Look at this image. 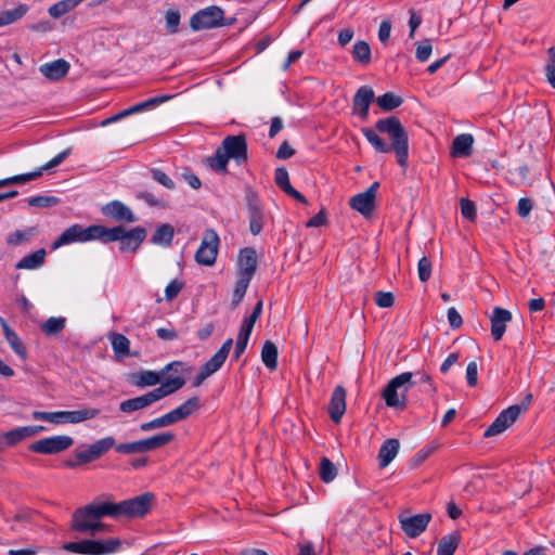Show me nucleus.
<instances>
[{"instance_id": "obj_1", "label": "nucleus", "mask_w": 555, "mask_h": 555, "mask_svg": "<svg viewBox=\"0 0 555 555\" xmlns=\"http://www.w3.org/2000/svg\"><path fill=\"white\" fill-rule=\"evenodd\" d=\"M375 128L377 131L388 134L391 144H388L371 128H363V135L376 152L389 153L393 151L399 166L405 169L409 157V135L400 119L396 116L378 119L375 124Z\"/></svg>"}, {"instance_id": "obj_2", "label": "nucleus", "mask_w": 555, "mask_h": 555, "mask_svg": "<svg viewBox=\"0 0 555 555\" xmlns=\"http://www.w3.org/2000/svg\"><path fill=\"white\" fill-rule=\"evenodd\" d=\"M105 516L111 517L108 502L93 501L90 504L78 507L74 511L70 520V528L80 533L95 535L99 532L108 531V526L101 522Z\"/></svg>"}, {"instance_id": "obj_3", "label": "nucleus", "mask_w": 555, "mask_h": 555, "mask_svg": "<svg viewBox=\"0 0 555 555\" xmlns=\"http://www.w3.org/2000/svg\"><path fill=\"white\" fill-rule=\"evenodd\" d=\"M230 159H233L237 165L247 162L248 153L245 134L225 137L221 146L217 149L215 156L209 159V165L214 170L225 173Z\"/></svg>"}, {"instance_id": "obj_4", "label": "nucleus", "mask_w": 555, "mask_h": 555, "mask_svg": "<svg viewBox=\"0 0 555 555\" xmlns=\"http://www.w3.org/2000/svg\"><path fill=\"white\" fill-rule=\"evenodd\" d=\"M412 377L413 374L411 372H404L389 380L382 392V397L387 406L400 410L405 408V392L414 385Z\"/></svg>"}, {"instance_id": "obj_5", "label": "nucleus", "mask_w": 555, "mask_h": 555, "mask_svg": "<svg viewBox=\"0 0 555 555\" xmlns=\"http://www.w3.org/2000/svg\"><path fill=\"white\" fill-rule=\"evenodd\" d=\"M154 495L150 492L135 496L133 499L125 500L119 503L108 502L112 518H119L126 516L143 517L146 515L153 502Z\"/></svg>"}, {"instance_id": "obj_6", "label": "nucleus", "mask_w": 555, "mask_h": 555, "mask_svg": "<svg viewBox=\"0 0 555 555\" xmlns=\"http://www.w3.org/2000/svg\"><path fill=\"white\" fill-rule=\"evenodd\" d=\"M199 408V399L197 397H191L180 406L173 409L169 413L154 418L150 422L142 423L140 425L141 431H151L157 428H163L176 424L182 420L189 417L195 410Z\"/></svg>"}, {"instance_id": "obj_7", "label": "nucleus", "mask_w": 555, "mask_h": 555, "mask_svg": "<svg viewBox=\"0 0 555 555\" xmlns=\"http://www.w3.org/2000/svg\"><path fill=\"white\" fill-rule=\"evenodd\" d=\"M532 401V395L528 393L524 400L503 410L493 423L483 433L485 438L494 437L509 428L526 412Z\"/></svg>"}, {"instance_id": "obj_8", "label": "nucleus", "mask_w": 555, "mask_h": 555, "mask_svg": "<svg viewBox=\"0 0 555 555\" xmlns=\"http://www.w3.org/2000/svg\"><path fill=\"white\" fill-rule=\"evenodd\" d=\"M121 545V541L117 538L106 540H81L78 542L65 543L63 548L82 555H106L116 552Z\"/></svg>"}, {"instance_id": "obj_9", "label": "nucleus", "mask_w": 555, "mask_h": 555, "mask_svg": "<svg viewBox=\"0 0 555 555\" xmlns=\"http://www.w3.org/2000/svg\"><path fill=\"white\" fill-rule=\"evenodd\" d=\"M115 446V439L111 436L102 438L90 444L87 449L76 451L74 459H67L63 465L68 468H77L99 460Z\"/></svg>"}, {"instance_id": "obj_10", "label": "nucleus", "mask_w": 555, "mask_h": 555, "mask_svg": "<svg viewBox=\"0 0 555 555\" xmlns=\"http://www.w3.org/2000/svg\"><path fill=\"white\" fill-rule=\"evenodd\" d=\"M175 439L172 433H162L142 440L125 442L114 446L120 454H140L163 448Z\"/></svg>"}, {"instance_id": "obj_11", "label": "nucleus", "mask_w": 555, "mask_h": 555, "mask_svg": "<svg viewBox=\"0 0 555 555\" xmlns=\"http://www.w3.org/2000/svg\"><path fill=\"white\" fill-rule=\"evenodd\" d=\"M147 232L143 227L126 230L122 225L109 229L108 243L119 241V250L122 253L135 251L146 238Z\"/></svg>"}, {"instance_id": "obj_12", "label": "nucleus", "mask_w": 555, "mask_h": 555, "mask_svg": "<svg viewBox=\"0 0 555 555\" xmlns=\"http://www.w3.org/2000/svg\"><path fill=\"white\" fill-rule=\"evenodd\" d=\"M245 199L247 204L249 230L253 235H258L264 223L263 205L257 194L250 186L245 189Z\"/></svg>"}, {"instance_id": "obj_13", "label": "nucleus", "mask_w": 555, "mask_h": 555, "mask_svg": "<svg viewBox=\"0 0 555 555\" xmlns=\"http://www.w3.org/2000/svg\"><path fill=\"white\" fill-rule=\"evenodd\" d=\"M224 11L217 7L210 5L197 11L190 18V27L193 30L211 29L222 26V17Z\"/></svg>"}, {"instance_id": "obj_14", "label": "nucleus", "mask_w": 555, "mask_h": 555, "mask_svg": "<svg viewBox=\"0 0 555 555\" xmlns=\"http://www.w3.org/2000/svg\"><path fill=\"white\" fill-rule=\"evenodd\" d=\"M70 153H72V149L68 147V149L64 150L63 152H61L60 154H57L50 162L44 164L42 167H40L36 171L17 175V176L10 177L7 179H2V180H0V188L13 185V184H24L26 182L37 180L38 178H40L42 176L43 171L61 165L69 156Z\"/></svg>"}, {"instance_id": "obj_15", "label": "nucleus", "mask_w": 555, "mask_h": 555, "mask_svg": "<svg viewBox=\"0 0 555 555\" xmlns=\"http://www.w3.org/2000/svg\"><path fill=\"white\" fill-rule=\"evenodd\" d=\"M218 245L219 237L217 233L211 229L206 230L195 254V260L203 266L214 264L218 255Z\"/></svg>"}, {"instance_id": "obj_16", "label": "nucleus", "mask_w": 555, "mask_h": 555, "mask_svg": "<svg viewBox=\"0 0 555 555\" xmlns=\"http://www.w3.org/2000/svg\"><path fill=\"white\" fill-rule=\"evenodd\" d=\"M74 439L69 436H52L33 442L28 449L40 454H55L69 449Z\"/></svg>"}, {"instance_id": "obj_17", "label": "nucleus", "mask_w": 555, "mask_h": 555, "mask_svg": "<svg viewBox=\"0 0 555 555\" xmlns=\"http://www.w3.org/2000/svg\"><path fill=\"white\" fill-rule=\"evenodd\" d=\"M379 188V182H374L364 192L352 196L349 205L352 209L359 211L364 217H369L375 209L376 193Z\"/></svg>"}, {"instance_id": "obj_18", "label": "nucleus", "mask_w": 555, "mask_h": 555, "mask_svg": "<svg viewBox=\"0 0 555 555\" xmlns=\"http://www.w3.org/2000/svg\"><path fill=\"white\" fill-rule=\"evenodd\" d=\"M185 385V378L183 376H171L168 375L164 378L162 385L157 388L145 393L150 405L155 402L162 400L165 397H168L179 389H181Z\"/></svg>"}, {"instance_id": "obj_19", "label": "nucleus", "mask_w": 555, "mask_h": 555, "mask_svg": "<svg viewBox=\"0 0 555 555\" xmlns=\"http://www.w3.org/2000/svg\"><path fill=\"white\" fill-rule=\"evenodd\" d=\"M430 520H431V514H429V513H423V514H417V515H413L410 517H400L399 518L402 531L409 538H412V539L421 535L426 530Z\"/></svg>"}, {"instance_id": "obj_20", "label": "nucleus", "mask_w": 555, "mask_h": 555, "mask_svg": "<svg viewBox=\"0 0 555 555\" xmlns=\"http://www.w3.org/2000/svg\"><path fill=\"white\" fill-rule=\"evenodd\" d=\"M42 426H25L18 427L0 435V451H3L7 447H13L24 440L27 437L36 435L39 430H42Z\"/></svg>"}, {"instance_id": "obj_21", "label": "nucleus", "mask_w": 555, "mask_h": 555, "mask_svg": "<svg viewBox=\"0 0 555 555\" xmlns=\"http://www.w3.org/2000/svg\"><path fill=\"white\" fill-rule=\"evenodd\" d=\"M257 254L251 247L243 248L238 254L237 266H238V278L247 280L253 279L257 270Z\"/></svg>"}, {"instance_id": "obj_22", "label": "nucleus", "mask_w": 555, "mask_h": 555, "mask_svg": "<svg viewBox=\"0 0 555 555\" xmlns=\"http://www.w3.org/2000/svg\"><path fill=\"white\" fill-rule=\"evenodd\" d=\"M375 93L371 87L362 86L358 89L352 101L353 114L359 115L363 120L367 119L370 104L374 100Z\"/></svg>"}, {"instance_id": "obj_23", "label": "nucleus", "mask_w": 555, "mask_h": 555, "mask_svg": "<svg viewBox=\"0 0 555 555\" xmlns=\"http://www.w3.org/2000/svg\"><path fill=\"white\" fill-rule=\"evenodd\" d=\"M346 412V389L343 386H336L333 390L331 401L328 404V414L331 420L338 424L340 423Z\"/></svg>"}, {"instance_id": "obj_24", "label": "nucleus", "mask_w": 555, "mask_h": 555, "mask_svg": "<svg viewBox=\"0 0 555 555\" xmlns=\"http://www.w3.org/2000/svg\"><path fill=\"white\" fill-rule=\"evenodd\" d=\"M512 320V313L501 307H495L493 309L492 315L490 318L491 322V335L495 341L502 339L507 323Z\"/></svg>"}, {"instance_id": "obj_25", "label": "nucleus", "mask_w": 555, "mask_h": 555, "mask_svg": "<svg viewBox=\"0 0 555 555\" xmlns=\"http://www.w3.org/2000/svg\"><path fill=\"white\" fill-rule=\"evenodd\" d=\"M70 68V65L64 59H57L50 63L42 64L39 67L40 73L52 81H57L63 79Z\"/></svg>"}, {"instance_id": "obj_26", "label": "nucleus", "mask_w": 555, "mask_h": 555, "mask_svg": "<svg viewBox=\"0 0 555 555\" xmlns=\"http://www.w3.org/2000/svg\"><path fill=\"white\" fill-rule=\"evenodd\" d=\"M274 181L276 185L288 196L305 205L308 204L307 198L300 192H298L296 189L292 186L289 182L288 171L286 170V168L280 167L275 169Z\"/></svg>"}, {"instance_id": "obj_27", "label": "nucleus", "mask_w": 555, "mask_h": 555, "mask_svg": "<svg viewBox=\"0 0 555 555\" xmlns=\"http://www.w3.org/2000/svg\"><path fill=\"white\" fill-rule=\"evenodd\" d=\"M102 212L107 216L112 217L113 219L117 221H126V222H134L135 217L133 212L128 208L126 205H124L121 202L114 201L108 203L102 208Z\"/></svg>"}, {"instance_id": "obj_28", "label": "nucleus", "mask_w": 555, "mask_h": 555, "mask_svg": "<svg viewBox=\"0 0 555 555\" xmlns=\"http://www.w3.org/2000/svg\"><path fill=\"white\" fill-rule=\"evenodd\" d=\"M167 99V96H159V98H152V99H149L147 101H144V102H141V103H138L109 118H106L102 121V126H106L111 122H114V121H117L124 117H127L131 114H134V113H139V112H142L151 106H154L156 104H159L162 102H164L165 100Z\"/></svg>"}, {"instance_id": "obj_29", "label": "nucleus", "mask_w": 555, "mask_h": 555, "mask_svg": "<svg viewBox=\"0 0 555 555\" xmlns=\"http://www.w3.org/2000/svg\"><path fill=\"white\" fill-rule=\"evenodd\" d=\"M109 228L100 224H93L88 228H83L79 224L80 242H89L99 240L102 243H108Z\"/></svg>"}, {"instance_id": "obj_30", "label": "nucleus", "mask_w": 555, "mask_h": 555, "mask_svg": "<svg viewBox=\"0 0 555 555\" xmlns=\"http://www.w3.org/2000/svg\"><path fill=\"white\" fill-rule=\"evenodd\" d=\"M474 138L472 134L463 133L453 139L451 155L454 157H468L473 153Z\"/></svg>"}, {"instance_id": "obj_31", "label": "nucleus", "mask_w": 555, "mask_h": 555, "mask_svg": "<svg viewBox=\"0 0 555 555\" xmlns=\"http://www.w3.org/2000/svg\"><path fill=\"white\" fill-rule=\"evenodd\" d=\"M162 373L160 372H154V371H141L137 373H132L130 375L129 382L139 387H151L156 386L162 382Z\"/></svg>"}, {"instance_id": "obj_32", "label": "nucleus", "mask_w": 555, "mask_h": 555, "mask_svg": "<svg viewBox=\"0 0 555 555\" xmlns=\"http://www.w3.org/2000/svg\"><path fill=\"white\" fill-rule=\"evenodd\" d=\"M399 440L391 438L387 439L380 447L378 452L379 467L385 468L396 457L399 451Z\"/></svg>"}, {"instance_id": "obj_33", "label": "nucleus", "mask_w": 555, "mask_h": 555, "mask_svg": "<svg viewBox=\"0 0 555 555\" xmlns=\"http://www.w3.org/2000/svg\"><path fill=\"white\" fill-rule=\"evenodd\" d=\"M46 249L40 248L25 257H23L16 264L15 268L17 270H34L41 267L46 260Z\"/></svg>"}, {"instance_id": "obj_34", "label": "nucleus", "mask_w": 555, "mask_h": 555, "mask_svg": "<svg viewBox=\"0 0 555 555\" xmlns=\"http://www.w3.org/2000/svg\"><path fill=\"white\" fill-rule=\"evenodd\" d=\"M175 236V229L169 223L160 224L151 237V243L154 245H160L169 247Z\"/></svg>"}, {"instance_id": "obj_35", "label": "nucleus", "mask_w": 555, "mask_h": 555, "mask_svg": "<svg viewBox=\"0 0 555 555\" xmlns=\"http://www.w3.org/2000/svg\"><path fill=\"white\" fill-rule=\"evenodd\" d=\"M461 535L459 532L444 535L440 539L437 555H453L459 546Z\"/></svg>"}, {"instance_id": "obj_36", "label": "nucleus", "mask_w": 555, "mask_h": 555, "mask_svg": "<svg viewBox=\"0 0 555 555\" xmlns=\"http://www.w3.org/2000/svg\"><path fill=\"white\" fill-rule=\"evenodd\" d=\"M28 5L20 3L11 10L0 11V27L13 24L20 21L28 12Z\"/></svg>"}, {"instance_id": "obj_37", "label": "nucleus", "mask_w": 555, "mask_h": 555, "mask_svg": "<svg viewBox=\"0 0 555 555\" xmlns=\"http://www.w3.org/2000/svg\"><path fill=\"white\" fill-rule=\"evenodd\" d=\"M100 410L95 408H83L76 411H66V423L77 424L92 420L100 415Z\"/></svg>"}, {"instance_id": "obj_38", "label": "nucleus", "mask_w": 555, "mask_h": 555, "mask_svg": "<svg viewBox=\"0 0 555 555\" xmlns=\"http://www.w3.org/2000/svg\"><path fill=\"white\" fill-rule=\"evenodd\" d=\"M278 347L271 340H266L261 350V359L263 364L271 371L278 367Z\"/></svg>"}, {"instance_id": "obj_39", "label": "nucleus", "mask_w": 555, "mask_h": 555, "mask_svg": "<svg viewBox=\"0 0 555 555\" xmlns=\"http://www.w3.org/2000/svg\"><path fill=\"white\" fill-rule=\"evenodd\" d=\"M149 406H151V405H150L147 398L144 393L142 396L121 401L119 404V410L122 413L131 414L133 412L142 411Z\"/></svg>"}, {"instance_id": "obj_40", "label": "nucleus", "mask_w": 555, "mask_h": 555, "mask_svg": "<svg viewBox=\"0 0 555 555\" xmlns=\"http://www.w3.org/2000/svg\"><path fill=\"white\" fill-rule=\"evenodd\" d=\"M65 326L64 317H51L40 325V330L47 336H56L64 331Z\"/></svg>"}, {"instance_id": "obj_41", "label": "nucleus", "mask_w": 555, "mask_h": 555, "mask_svg": "<svg viewBox=\"0 0 555 555\" xmlns=\"http://www.w3.org/2000/svg\"><path fill=\"white\" fill-rule=\"evenodd\" d=\"M75 242H80L79 224H73L66 229L59 238L52 244V249H56L61 246L68 245Z\"/></svg>"}, {"instance_id": "obj_42", "label": "nucleus", "mask_w": 555, "mask_h": 555, "mask_svg": "<svg viewBox=\"0 0 555 555\" xmlns=\"http://www.w3.org/2000/svg\"><path fill=\"white\" fill-rule=\"evenodd\" d=\"M376 103L384 112H390L399 107L403 103V100L392 92H386L376 99Z\"/></svg>"}, {"instance_id": "obj_43", "label": "nucleus", "mask_w": 555, "mask_h": 555, "mask_svg": "<svg viewBox=\"0 0 555 555\" xmlns=\"http://www.w3.org/2000/svg\"><path fill=\"white\" fill-rule=\"evenodd\" d=\"M82 0H61L49 8V14L54 18H60L74 10Z\"/></svg>"}, {"instance_id": "obj_44", "label": "nucleus", "mask_w": 555, "mask_h": 555, "mask_svg": "<svg viewBox=\"0 0 555 555\" xmlns=\"http://www.w3.org/2000/svg\"><path fill=\"white\" fill-rule=\"evenodd\" d=\"M352 56L362 65H367L372 59L370 44L364 40L357 41L352 49Z\"/></svg>"}, {"instance_id": "obj_45", "label": "nucleus", "mask_w": 555, "mask_h": 555, "mask_svg": "<svg viewBox=\"0 0 555 555\" xmlns=\"http://www.w3.org/2000/svg\"><path fill=\"white\" fill-rule=\"evenodd\" d=\"M37 229L31 227L26 230H16L7 236V243L11 246H18L26 243L36 234Z\"/></svg>"}, {"instance_id": "obj_46", "label": "nucleus", "mask_w": 555, "mask_h": 555, "mask_svg": "<svg viewBox=\"0 0 555 555\" xmlns=\"http://www.w3.org/2000/svg\"><path fill=\"white\" fill-rule=\"evenodd\" d=\"M8 344L14 350V352L20 356L22 359L27 358V351L23 343L21 341L18 335L12 328H5L3 333Z\"/></svg>"}, {"instance_id": "obj_47", "label": "nucleus", "mask_w": 555, "mask_h": 555, "mask_svg": "<svg viewBox=\"0 0 555 555\" xmlns=\"http://www.w3.org/2000/svg\"><path fill=\"white\" fill-rule=\"evenodd\" d=\"M319 475L323 482L328 483L336 478L337 468L330 459L323 456L320 462Z\"/></svg>"}, {"instance_id": "obj_48", "label": "nucleus", "mask_w": 555, "mask_h": 555, "mask_svg": "<svg viewBox=\"0 0 555 555\" xmlns=\"http://www.w3.org/2000/svg\"><path fill=\"white\" fill-rule=\"evenodd\" d=\"M111 343L116 354H119L120 357H126L129 354L130 341L125 335L119 333L112 334Z\"/></svg>"}, {"instance_id": "obj_49", "label": "nucleus", "mask_w": 555, "mask_h": 555, "mask_svg": "<svg viewBox=\"0 0 555 555\" xmlns=\"http://www.w3.org/2000/svg\"><path fill=\"white\" fill-rule=\"evenodd\" d=\"M192 371L191 366H188L182 361H172L168 363L162 371V377H167L168 375H171L173 377L176 376H183V373H190Z\"/></svg>"}, {"instance_id": "obj_50", "label": "nucleus", "mask_w": 555, "mask_h": 555, "mask_svg": "<svg viewBox=\"0 0 555 555\" xmlns=\"http://www.w3.org/2000/svg\"><path fill=\"white\" fill-rule=\"evenodd\" d=\"M33 417L35 420H42L54 424H64L66 423V411H56V412H42V411H34Z\"/></svg>"}, {"instance_id": "obj_51", "label": "nucleus", "mask_w": 555, "mask_h": 555, "mask_svg": "<svg viewBox=\"0 0 555 555\" xmlns=\"http://www.w3.org/2000/svg\"><path fill=\"white\" fill-rule=\"evenodd\" d=\"M218 370L219 367L208 360L199 367V371L193 380V386H201L206 378L216 373Z\"/></svg>"}, {"instance_id": "obj_52", "label": "nucleus", "mask_w": 555, "mask_h": 555, "mask_svg": "<svg viewBox=\"0 0 555 555\" xmlns=\"http://www.w3.org/2000/svg\"><path fill=\"white\" fill-rule=\"evenodd\" d=\"M29 206L43 208V207H53L60 203V198L51 195H37L29 197L27 199Z\"/></svg>"}, {"instance_id": "obj_53", "label": "nucleus", "mask_w": 555, "mask_h": 555, "mask_svg": "<svg viewBox=\"0 0 555 555\" xmlns=\"http://www.w3.org/2000/svg\"><path fill=\"white\" fill-rule=\"evenodd\" d=\"M233 345V339L228 338L221 346V348L209 359L215 365H217L219 369L223 365L225 362L231 348Z\"/></svg>"}, {"instance_id": "obj_54", "label": "nucleus", "mask_w": 555, "mask_h": 555, "mask_svg": "<svg viewBox=\"0 0 555 555\" xmlns=\"http://www.w3.org/2000/svg\"><path fill=\"white\" fill-rule=\"evenodd\" d=\"M249 282H250V280H247L244 278H238V280L236 281L234 291H233L232 302H231L232 308H235L242 301V299L245 296L246 291L248 288Z\"/></svg>"}, {"instance_id": "obj_55", "label": "nucleus", "mask_w": 555, "mask_h": 555, "mask_svg": "<svg viewBox=\"0 0 555 555\" xmlns=\"http://www.w3.org/2000/svg\"><path fill=\"white\" fill-rule=\"evenodd\" d=\"M181 15L177 10H168L165 14L166 29L169 34H176L179 30Z\"/></svg>"}, {"instance_id": "obj_56", "label": "nucleus", "mask_w": 555, "mask_h": 555, "mask_svg": "<svg viewBox=\"0 0 555 555\" xmlns=\"http://www.w3.org/2000/svg\"><path fill=\"white\" fill-rule=\"evenodd\" d=\"M152 178L162 184L163 186L167 188L168 190H173L176 188V184L171 178H169L163 170L158 168H152L150 170Z\"/></svg>"}, {"instance_id": "obj_57", "label": "nucleus", "mask_w": 555, "mask_h": 555, "mask_svg": "<svg viewBox=\"0 0 555 555\" xmlns=\"http://www.w3.org/2000/svg\"><path fill=\"white\" fill-rule=\"evenodd\" d=\"M417 273L420 281L425 283L430 279L431 275V261L428 257L420 259L417 264Z\"/></svg>"}, {"instance_id": "obj_58", "label": "nucleus", "mask_w": 555, "mask_h": 555, "mask_svg": "<svg viewBox=\"0 0 555 555\" xmlns=\"http://www.w3.org/2000/svg\"><path fill=\"white\" fill-rule=\"evenodd\" d=\"M433 52V46L429 39H425L417 43L415 56L420 62H425L429 59Z\"/></svg>"}, {"instance_id": "obj_59", "label": "nucleus", "mask_w": 555, "mask_h": 555, "mask_svg": "<svg viewBox=\"0 0 555 555\" xmlns=\"http://www.w3.org/2000/svg\"><path fill=\"white\" fill-rule=\"evenodd\" d=\"M461 212L462 216L469 221H474L477 216V209L476 205L473 201L468 198H462L461 199Z\"/></svg>"}, {"instance_id": "obj_60", "label": "nucleus", "mask_w": 555, "mask_h": 555, "mask_svg": "<svg viewBox=\"0 0 555 555\" xmlns=\"http://www.w3.org/2000/svg\"><path fill=\"white\" fill-rule=\"evenodd\" d=\"M375 304L379 308H390L395 304V296L391 292H377L375 294Z\"/></svg>"}, {"instance_id": "obj_61", "label": "nucleus", "mask_w": 555, "mask_h": 555, "mask_svg": "<svg viewBox=\"0 0 555 555\" xmlns=\"http://www.w3.org/2000/svg\"><path fill=\"white\" fill-rule=\"evenodd\" d=\"M184 283L179 280H172L165 289V297L168 301L173 300L182 291Z\"/></svg>"}, {"instance_id": "obj_62", "label": "nucleus", "mask_w": 555, "mask_h": 555, "mask_svg": "<svg viewBox=\"0 0 555 555\" xmlns=\"http://www.w3.org/2000/svg\"><path fill=\"white\" fill-rule=\"evenodd\" d=\"M533 208L532 199L528 197H521L517 204V214L521 218H527Z\"/></svg>"}, {"instance_id": "obj_63", "label": "nucleus", "mask_w": 555, "mask_h": 555, "mask_svg": "<svg viewBox=\"0 0 555 555\" xmlns=\"http://www.w3.org/2000/svg\"><path fill=\"white\" fill-rule=\"evenodd\" d=\"M466 380L469 387H475L478 382V365L476 361L468 363L466 367Z\"/></svg>"}, {"instance_id": "obj_64", "label": "nucleus", "mask_w": 555, "mask_h": 555, "mask_svg": "<svg viewBox=\"0 0 555 555\" xmlns=\"http://www.w3.org/2000/svg\"><path fill=\"white\" fill-rule=\"evenodd\" d=\"M249 337L250 336H248L246 334L238 333L237 338H236L235 348H234V353H233V358L235 360H237L244 353V351L247 347Z\"/></svg>"}]
</instances>
